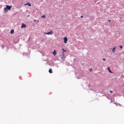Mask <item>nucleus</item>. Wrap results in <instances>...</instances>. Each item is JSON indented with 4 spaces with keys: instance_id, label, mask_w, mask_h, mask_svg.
<instances>
[{
    "instance_id": "nucleus-23",
    "label": "nucleus",
    "mask_w": 124,
    "mask_h": 124,
    "mask_svg": "<svg viewBox=\"0 0 124 124\" xmlns=\"http://www.w3.org/2000/svg\"><path fill=\"white\" fill-rule=\"evenodd\" d=\"M90 71H92V69L90 70Z\"/></svg>"
},
{
    "instance_id": "nucleus-5",
    "label": "nucleus",
    "mask_w": 124,
    "mask_h": 124,
    "mask_svg": "<svg viewBox=\"0 0 124 124\" xmlns=\"http://www.w3.org/2000/svg\"><path fill=\"white\" fill-rule=\"evenodd\" d=\"M26 25L25 24H24V23H22V24H21V28L22 29H23V28H26Z\"/></svg>"
},
{
    "instance_id": "nucleus-2",
    "label": "nucleus",
    "mask_w": 124,
    "mask_h": 124,
    "mask_svg": "<svg viewBox=\"0 0 124 124\" xmlns=\"http://www.w3.org/2000/svg\"><path fill=\"white\" fill-rule=\"evenodd\" d=\"M6 8H7L8 10H10V9H11V8H12V6H10L9 5H6Z\"/></svg>"
},
{
    "instance_id": "nucleus-19",
    "label": "nucleus",
    "mask_w": 124,
    "mask_h": 124,
    "mask_svg": "<svg viewBox=\"0 0 124 124\" xmlns=\"http://www.w3.org/2000/svg\"><path fill=\"white\" fill-rule=\"evenodd\" d=\"M108 22H111V20L108 19Z\"/></svg>"
},
{
    "instance_id": "nucleus-15",
    "label": "nucleus",
    "mask_w": 124,
    "mask_h": 124,
    "mask_svg": "<svg viewBox=\"0 0 124 124\" xmlns=\"http://www.w3.org/2000/svg\"><path fill=\"white\" fill-rule=\"evenodd\" d=\"M119 47H120V48H121V49H123V46H120Z\"/></svg>"
},
{
    "instance_id": "nucleus-8",
    "label": "nucleus",
    "mask_w": 124,
    "mask_h": 124,
    "mask_svg": "<svg viewBox=\"0 0 124 124\" xmlns=\"http://www.w3.org/2000/svg\"><path fill=\"white\" fill-rule=\"evenodd\" d=\"M53 56H56V55H57V52L55 50H54V51L53 52Z\"/></svg>"
},
{
    "instance_id": "nucleus-6",
    "label": "nucleus",
    "mask_w": 124,
    "mask_h": 124,
    "mask_svg": "<svg viewBox=\"0 0 124 124\" xmlns=\"http://www.w3.org/2000/svg\"><path fill=\"white\" fill-rule=\"evenodd\" d=\"M8 11V10L7 9V8L6 7V8H4V12L5 13H6V12H7Z\"/></svg>"
},
{
    "instance_id": "nucleus-18",
    "label": "nucleus",
    "mask_w": 124,
    "mask_h": 124,
    "mask_svg": "<svg viewBox=\"0 0 124 124\" xmlns=\"http://www.w3.org/2000/svg\"><path fill=\"white\" fill-rule=\"evenodd\" d=\"M103 61H106V60L105 58H104V59H103Z\"/></svg>"
},
{
    "instance_id": "nucleus-22",
    "label": "nucleus",
    "mask_w": 124,
    "mask_h": 124,
    "mask_svg": "<svg viewBox=\"0 0 124 124\" xmlns=\"http://www.w3.org/2000/svg\"><path fill=\"white\" fill-rule=\"evenodd\" d=\"M34 21V22H35L36 20L35 19Z\"/></svg>"
},
{
    "instance_id": "nucleus-9",
    "label": "nucleus",
    "mask_w": 124,
    "mask_h": 124,
    "mask_svg": "<svg viewBox=\"0 0 124 124\" xmlns=\"http://www.w3.org/2000/svg\"><path fill=\"white\" fill-rule=\"evenodd\" d=\"M14 32V30H12L11 31L10 33H11V34H13V33Z\"/></svg>"
},
{
    "instance_id": "nucleus-4",
    "label": "nucleus",
    "mask_w": 124,
    "mask_h": 124,
    "mask_svg": "<svg viewBox=\"0 0 124 124\" xmlns=\"http://www.w3.org/2000/svg\"><path fill=\"white\" fill-rule=\"evenodd\" d=\"M116 46H114L113 48H112V52L113 53V54H115V51H116Z\"/></svg>"
},
{
    "instance_id": "nucleus-20",
    "label": "nucleus",
    "mask_w": 124,
    "mask_h": 124,
    "mask_svg": "<svg viewBox=\"0 0 124 124\" xmlns=\"http://www.w3.org/2000/svg\"><path fill=\"white\" fill-rule=\"evenodd\" d=\"M80 18H83V16H81Z\"/></svg>"
},
{
    "instance_id": "nucleus-21",
    "label": "nucleus",
    "mask_w": 124,
    "mask_h": 124,
    "mask_svg": "<svg viewBox=\"0 0 124 124\" xmlns=\"http://www.w3.org/2000/svg\"><path fill=\"white\" fill-rule=\"evenodd\" d=\"M28 17H30V15H29V16H28Z\"/></svg>"
},
{
    "instance_id": "nucleus-1",
    "label": "nucleus",
    "mask_w": 124,
    "mask_h": 124,
    "mask_svg": "<svg viewBox=\"0 0 124 124\" xmlns=\"http://www.w3.org/2000/svg\"><path fill=\"white\" fill-rule=\"evenodd\" d=\"M45 34H48V35H50L51 34H53L54 33V31H51L49 32H45Z\"/></svg>"
},
{
    "instance_id": "nucleus-3",
    "label": "nucleus",
    "mask_w": 124,
    "mask_h": 124,
    "mask_svg": "<svg viewBox=\"0 0 124 124\" xmlns=\"http://www.w3.org/2000/svg\"><path fill=\"white\" fill-rule=\"evenodd\" d=\"M63 40H64V43H65V44L67 43V40H68L67 37H64Z\"/></svg>"
},
{
    "instance_id": "nucleus-17",
    "label": "nucleus",
    "mask_w": 124,
    "mask_h": 124,
    "mask_svg": "<svg viewBox=\"0 0 124 124\" xmlns=\"http://www.w3.org/2000/svg\"><path fill=\"white\" fill-rule=\"evenodd\" d=\"M62 56H64V52H62Z\"/></svg>"
},
{
    "instance_id": "nucleus-10",
    "label": "nucleus",
    "mask_w": 124,
    "mask_h": 124,
    "mask_svg": "<svg viewBox=\"0 0 124 124\" xmlns=\"http://www.w3.org/2000/svg\"><path fill=\"white\" fill-rule=\"evenodd\" d=\"M48 72L50 73H53V72L52 71V69H50L48 71Z\"/></svg>"
},
{
    "instance_id": "nucleus-14",
    "label": "nucleus",
    "mask_w": 124,
    "mask_h": 124,
    "mask_svg": "<svg viewBox=\"0 0 124 124\" xmlns=\"http://www.w3.org/2000/svg\"><path fill=\"white\" fill-rule=\"evenodd\" d=\"M64 58H65V56L64 55H62V59H64Z\"/></svg>"
},
{
    "instance_id": "nucleus-11",
    "label": "nucleus",
    "mask_w": 124,
    "mask_h": 124,
    "mask_svg": "<svg viewBox=\"0 0 124 124\" xmlns=\"http://www.w3.org/2000/svg\"><path fill=\"white\" fill-rule=\"evenodd\" d=\"M41 18H46V16L45 15H43L41 16Z\"/></svg>"
},
{
    "instance_id": "nucleus-16",
    "label": "nucleus",
    "mask_w": 124,
    "mask_h": 124,
    "mask_svg": "<svg viewBox=\"0 0 124 124\" xmlns=\"http://www.w3.org/2000/svg\"><path fill=\"white\" fill-rule=\"evenodd\" d=\"M110 93H113V91H110Z\"/></svg>"
},
{
    "instance_id": "nucleus-7",
    "label": "nucleus",
    "mask_w": 124,
    "mask_h": 124,
    "mask_svg": "<svg viewBox=\"0 0 124 124\" xmlns=\"http://www.w3.org/2000/svg\"><path fill=\"white\" fill-rule=\"evenodd\" d=\"M108 70L109 72H110V73H113V72H112V71H111V70H110V67H108Z\"/></svg>"
},
{
    "instance_id": "nucleus-12",
    "label": "nucleus",
    "mask_w": 124,
    "mask_h": 124,
    "mask_svg": "<svg viewBox=\"0 0 124 124\" xmlns=\"http://www.w3.org/2000/svg\"><path fill=\"white\" fill-rule=\"evenodd\" d=\"M27 4H28V6H31V3H27Z\"/></svg>"
},
{
    "instance_id": "nucleus-24",
    "label": "nucleus",
    "mask_w": 124,
    "mask_h": 124,
    "mask_svg": "<svg viewBox=\"0 0 124 124\" xmlns=\"http://www.w3.org/2000/svg\"><path fill=\"white\" fill-rule=\"evenodd\" d=\"M110 50H112V48H110Z\"/></svg>"
},
{
    "instance_id": "nucleus-13",
    "label": "nucleus",
    "mask_w": 124,
    "mask_h": 124,
    "mask_svg": "<svg viewBox=\"0 0 124 124\" xmlns=\"http://www.w3.org/2000/svg\"><path fill=\"white\" fill-rule=\"evenodd\" d=\"M62 50L63 52H66V51L65 50H64V49H63V48H62Z\"/></svg>"
}]
</instances>
